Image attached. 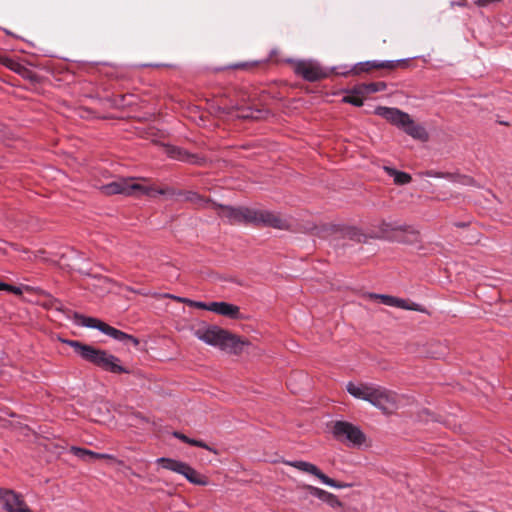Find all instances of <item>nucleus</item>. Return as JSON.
I'll return each instance as SVG.
<instances>
[{
    "mask_svg": "<svg viewBox=\"0 0 512 512\" xmlns=\"http://www.w3.org/2000/svg\"><path fill=\"white\" fill-rule=\"evenodd\" d=\"M346 390L354 398L367 401L386 414L392 413L398 407V395L374 383L348 382Z\"/></svg>",
    "mask_w": 512,
    "mask_h": 512,
    "instance_id": "1",
    "label": "nucleus"
},
{
    "mask_svg": "<svg viewBox=\"0 0 512 512\" xmlns=\"http://www.w3.org/2000/svg\"><path fill=\"white\" fill-rule=\"evenodd\" d=\"M69 346L74 348L84 360L100 367L101 369L115 373H130V370L120 365V360L116 356L108 353L105 350L95 348L91 345L83 344L76 340L64 341Z\"/></svg>",
    "mask_w": 512,
    "mask_h": 512,
    "instance_id": "2",
    "label": "nucleus"
},
{
    "mask_svg": "<svg viewBox=\"0 0 512 512\" xmlns=\"http://www.w3.org/2000/svg\"><path fill=\"white\" fill-rule=\"evenodd\" d=\"M194 335L205 343L219 347L232 354H240L248 342L218 326H202L194 330Z\"/></svg>",
    "mask_w": 512,
    "mask_h": 512,
    "instance_id": "3",
    "label": "nucleus"
},
{
    "mask_svg": "<svg viewBox=\"0 0 512 512\" xmlns=\"http://www.w3.org/2000/svg\"><path fill=\"white\" fill-rule=\"evenodd\" d=\"M100 189L104 195L123 194L126 196H133L145 194L153 196L154 194L167 193L166 189H155L153 187L144 186L142 184L136 183L132 178H120L116 181L101 186Z\"/></svg>",
    "mask_w": 512,
    "mask_h": 512,
    "instance_id": "4",
    "label": "nucleus"
},
{
    "mask_svg": "<svg viewBox=\"0 0 512 512\" xmlns=\"http://www.w3.org/2000/svg\"><path fill=\"white\" fill-rule=\"evenodd\" d=\"M75 318L77 319V323L89 327V328H96L103 332L104 334L118 340L124 343H132L134 346H137L139 344V340L135 338L132 335L126 334L123 331H120L105 322H102L99 319L92 318V317H85L79 314H75Z\"/></svg>",
    "mask_w": 512,
    "mask_h": 512,
    "instance_id": "5",
    "label": "nucleus"
},
{
    "mask_svg": "<svg viewBox=\"0 0 512 512\" xmlns=\"http://www.w3.org/2000/svg\"><path fill=\"white\" fill-rule=\"evenodd\" d=\"M157 463L167 470L183 475L192 484L201 486L208 484V480L205 476L198 473L185 462L163 457L157 459Z\"/></svg>",
    "mask_w": 512,
    "mask_h": 512,
    "instance_id": "6",
    "label": "nucleus"
},
{
    "mask_svg": "<svg viewBox=\"0 0 512 512\" xmlns=\"http://www.w3.org/2000/svg\"><path fill=\"white\" fill-rule=\"evenodd\" d=\"M333 436L341 442L360 446L365 442V435L359 427L347 421H336L332 428Z\"/></svg>",
    "mask_w": 512,
    "mask_h": 512,
    "instance_id": "7",
    "label": "nucleus"
},
{
    "mask_svg": "<svg viewBox=\"0 0 512 512\" xmlns=\"http://www.w3.org/2000/svg\"><path fill=\"white\" fill-rule=\"evenodd\" d=\"M212 207L217 211L219 217L230 224H251V208L226 206L218 203H212Z\"/></svg>",
    "mask_w": 512,
    "mask_h": 512,
    "instance_id": "8",
    "label": "nucleus"
},
{
    "mask_svg": "<svg viewBox=\"0 0 512 512\" xmlns=\"http://www.w3.org/2000/svg\"><path fill=\"white\" fill-rule=\"evenodd\" d=\"M306 232L315 234L319 237H326L335 232L341 233L343 237L349 238L350 240H354L357 242H361L364 235L355 227H343L337 225H310L305 228Z\"/></svg>",
    "mask_w": 512,
    "mask_h": 512,
    "instance_id": "9",
    "label": "nucleus"
},
{
    "mask_svg": "<svg viewBox=\"0 0 512 512\" xmlns=\"http://www.w3.org/2000/svg\"><path fill=\"white\" fill-rule=\"evenodd\" d=\"M251 224L262 225L265 227H272L281 230L290 228V223L287 218L281 216L278 213L262 209H252Z\"/></svg>",
    "mask_w": 512,
    "mask_h": 512,
    "instance_id": "10",
    "label": "nucleus"
},
{
    "mask_svg": "<svg viewBox=\"0 0 512 512\" xmlns=\"http://www.w3.org/2000/svg\"><path fill=\"white\" fill-rule=\"evenodd\" d=\"M287 465L297 468L298 470L312 474L316 476L322 483L334 487V488H345L348 487V484L339 483L328 476H326L321 470L312 463L305 461H294V462H286Z\"/></svg>",
    "mask_w": 512,
    "mask_h": 512,
    "instance_id": "11",
    "label": "nucleus"
},
{
    "mask_svg": "<svg viewBox=\"0 0 512 512\" xmlns=\"http://www.w3.org/2000/svg\"><path fill=\"white\" fill-rule=\"evenodd\" d=\"M295 73L307 81L314 82L327 77V73L311 61H299L295 65Z\"/></svg>",
    "mask_w": 512,
    "mask_h": 512,
    "instance_id": "12",
    "label": "nucleus"
},
{
    "mask_svg": "<svg viewBox=\"0 0 512 512\" xmlns=\"http://www.w3.org/2000/svg\"><path fill=\"white\" fill-rule=\"evenodd\" d=\"M0 501L9 512H32L21 495L12 490L0 489Z\"/></svg>",
    "mask_w": 512,
    "mask_h": 512,
    "instance_id": "13",
    "label": "nucleus"
},
{
    "mask_svg": "<svg viewBox=\"0 0 512 512\" xmlns=\"http://www.w3.org/2000/svg\"><path fill=\"white\" fill-rule=\"evenodd\" d=\"M408 60H395V61H366L355 65L353 72L360 74L362 72H370L374 69H396L399 67H406Z\"/></svg>",
    "mask_w": 512,
    "mask_h": 512,
    "instance_id": "14",
    "label": "nucleus"
},
{
    "mask_svg": "<svg viewBox=\"0 0 512 512\" xmlns=\"http://www.w3.org/2000/svg\"><path fill=\"white\" fill-rule=\"evenodd\" d=\"M388 240L403 244H414L419 241V232L409 225H400L398 232L392 236H387Z\"/></svg>",
    "mask_w": 512,
    "mask_h": 512,
    "instance_id": "15",
    "label": "nucleus"
},
{
    "mask_svg": "<svg viewBox=\"0 0 512 512\" xmlns=\"http://www.w3.org/2000/svg\"><path fill=\"white\" fill-rule=\"evenodd\" d=\"M375 113L398 127H401L405 120H408L409 116L397 108L381 106L376 108Z\"/></svg>",
    "mask_w": 512,
    "mask_h": 512,
    "instance_id": "16",
    "label": "nucleus"
},
{
    "mask_svg": "<svg viewBox=\"0 0 512 512\" xmlns=\"http://www.w3.org/2000/svg\"><path fill=\"white\" fill-rule=\"evenodd\" d=\"M165 150L167 155L173 159L191 164H201L202 159L198 155L191 154L180 147L167 146Z\"/></svg>",
    "mask_w": 512,
    "mask_h": 512,
    "instance_id": "17",
    "label": "nucleus"
},
{
    "mask_svg": "<svg viewBox=\"0 0 512 512\" xmlns=\"http://www.w3.org/2000/svg\"><path fill=\"white\" fill-rule=\"evenodd\" d=\"M209 308H211L212 312L231 319H237L240 315L239 307L227 302H211L209 303Z\"/></svg>",
    "mask_w": 512,
    "mask_h": 512,
    "instance_id": "18",
    "label": "nucleus"
},
{
    "mask_svg": "<svg viewBox=\"0 0 512 512\" xmlns=\"http://www.w3.org/2000/svg\"><path fill=\"white\" fill-rule=\"evenodd\" d=\"M303 488L307 490L311 495L317 497L323 502H326L331 507L336 508L341 507L342 505L339 499L334 494L329 493L323 489H320L312 485H304Z\"/></svg>",
    "mask_w": 512,
    "mask_h": 512,
    "instance_id": "19",
    "label": "nucleus"
},
{
    "mask_svg": "<svg viewBox=\"0 0 512 512\" xmlns=\"http://www.w3.org/2000/svg\"><path fill=\"white\" fill-rule=\"evenodd\" d=\"M401 128L415 139L422 141H426L428 139V134L425 128L416 124L410 116H408V120H405Z\"/></svg>",
    "mask_w": 512,
    "mask_h": 512,
    "instance_id": "20",
    "label": "nucleus"
},
{
    "mask_svg": "<svg viewBox=\"0 0 512 512\" xmlns=\"http://www.w3.org/2000/svg\"><path fill=\"white\" fill-rule=\"evenodd\" d=\"M70 451L73 455L77 456L78 458H80L84 461H92V460H96V459L114 460V457L112 455L96 453V452H93V451L85 449V448L73 446L70 448Z\"/></svg>",
    "mask_w": 512,
    "mask_h": 512,
    "instance_id": "21",
    "label": "nucleus"
},
{
    "mask_svg": "<svg viewBox=\"0 0 512 512\" xmlns=\"http://www.w3.org/2000/svg\"><path fill=\"white\" fill-rule=\"evenodd\" d=\"M387 87L385 82L363 83L356 87V91L362 95H369L379 91H384Z\"/></svg>",
    "mask_w": 512,
    "mask_h": 512,
    "instance_id": "22",
    "label": "nucleus"
},
{
    "mask_svg": "<svg viewBox=\"0 0 512 512\" xmlns=\"http://www.w3.org/2000/svg\"><path fill=\"white\" fill-rule=\"evenodd\" d=\"M386 172L394 178V182L397 185H404L411 182L412 177L406 172L397 171L390 167H385Z\"/></svg>",
    "mask_w": 512,
    "mask_h": 512,
    "instance_id": "23",
    "label": "nucleus"
},
{
    "mask_svg": "<svg viewBox=\"0 0 512 512\" xmlns=\"http://www.w3.org/2000/svg\"><path fill=\"white\" fill-rule=\"evenodd\" d=\"M185 199L194 204L197 208H204L208 204L212 205L213 203L209 199H206L195 192H187Z\"/></svg>",
    "mask_w": 512,
    "mask_h": 512,
    "instance_id": "24",
    "label": "nucleus"
},
{
    "mask_svg": "<svg viewBox=\"0 0 512 512\" xmlns=\"http://www.w3.org/2000/svg\"><path fill=\"white\" fill-rule=\"evenodd\" d=\"M401 224L382 222L379 226L381 235L379 237L386 238L392 236L398 232Z\"/></svg>",
    "mask_w": 512,
    "mask_h": 512,
    "instance_id": "25",
    "label": "nucleus"
},
{
    "mask_svg": "<svg viewBox=\"0 0 512 512\" xmlns=\"http://www.w3.org/2000/svg\"><path fill=\"white\" fill-rule=\"evenodd\" d=\"M176 436L179 439H181L183 442H185L191 446L200 447V448L206 449L210 452L217 453L216 450L212 449L210 446H208L205 442H203L201 440L192 439L183 434H176Z\"/></svg>",
    "mask_w": 512,
    "mask_h": 512,
    "instance_id": "26",
    "label": "nucleus"
},
{
    "mask_svg": "<svg viewBox=\"0 0 512 512\" xmlns=\"http://www.w3.org/2000/svg\"><path fill=\"white\" fill-rule=\"evenodd\" d=\"M394 307H398L405 310H412V311H423L421 306L419 304H416L414 302H411L409 300H404L400 298H396V303Z\"/></svg>",
    "mask_w": 512,
    "mask_h": 512,
    "instance_id": "27",
    "label": "nucleus"
},
{
    "mask_svg": "<svg viewBox=\"0 0 512 512\" xmlns=\"http://www.w3.org/2000/svg\"><path fill=\"white\" fill-rule=\"evenodd\" d=\"M366 95H362L357 93L356 87L354 88L352 94L347 95L343 98V101L349 104H352L354 106L360 107L363 105V97Z\"/></svg>",
    "mask_w": 512,
    "mask_h": 512,
    "instance_id": "28",
    "label": "nucleus"
},
{
    "mask_svg": "<svg viewBox=\"0 0 512 512\" xmlns=\"http://www.w3.org/2000/svg\"><path fill=\"white\" fill-rule=\"evenodd\" d=\"M369 299H376L379 300L381 303L387 305V306H395L396 303V297L389 296V295H383V294H375V293H369L367 295Z\"/></svg>",
    "mask_w": 512,
    "mask_h": 512,
    "instance_id": "29",
    "label": "nucleus"
},
{
    "mask_svg": "<svg viewBox=\"0 0 512 512\" xmlns=\"http://www.w3.org/2000/svg\"><path fill=\"white\" fill-rule=\"evenodd\" d=\"M453 176L454 177L450 179L451 182L459 183L464 186L475 185L474 179L470 176L460 174H453Z\"/></svg>",
    "mask_w": 512,
    "mask_h": 512,
    "instance_id": "30",
    "label": "nucleus"
},
{
    "mask_svg": "<svg viewBox=\"0 0 512 512\" xmlns=\"http://www.w3.org/2000/svg\"><path fill=\"white\" fill-rule=\"evenodd\" d=\"M424 174L426 176H428V177L446 178L448 180H450V179H452L454 177L453 173L436 172V171H433V170L426 171Z\"/></svg>",
    "mask_w": 512,
    "mask_h": 512,
    "instance_id": "31",
    "label": "nucleus"
},
{
    "mask_svg": "<svg viewBox=\"0 0 512 512\" xmlns=\"http://www.w3.org/2000/svg\"><path fill=\"white\" fill-rule=\"evenodd\" d=\"M188 306L211 311V308H209V304L204 303V302L194 301L191 299L188 302Z\"/></svg>",
    "mask_w": 512,
    "mask_h": 512,
    "instance_id": "32",
    "label": "nucleus"
},
{
    "mask_svg": "<svg viewBox=\"0 0 512 512\" xmlns=\"http://www.w3.org/2000/svg\"><path fill=\"white\" fill-rule=\"evenodd\" d=\"M238 117H241V118H252V119H257L259 118L258 115H254V112L250 109V108H246V109H242L241 112L239 114H237Z\"/></svg>",
    "mask_w": 512,
    "mask_h": 512,
    "instance_id": "33",
    "label": "nucleus"
},
{
    "mask_svg": "<svg viewBox=\"0 0 512 512\" xmlns=\"http://www.w3.org/2000/svg\"><path fill=\"white\" fill-rule=\"evenodd\" d=\"M0 290H6V291H9V292H13L15 294H20L21 293L19 288L11 286L9 284L2 283V282H0Z\"/></svg>",
    "mask_w": 512,
    "mask_h": 512,
    "instance_id": "34",
    "label": "nucleus"
},
{
    "mask_svg": "<svg viewBox=\"0 0 512 512\" xmlns=\"http://www.w3.org/2000/svg\"><path fill=\"white\" fill-rule=\"evenodd\" d=\"M11 70L20 75L21 73H25V66L16 61L11 67Z\"/></svg>",
    "mask_w": 512,
    "mask_h": 512,
    "instance_id": "35",
    "label": "nucleus"
},
{
    "mask_svg": "<svg viewBox=\"0 0 512 512\" xmlns=\"http://www.w3.org/2000/svg\"><path fill=\"white\" fill-rule=\"evenodd\" d=\"M166 297L170 298V299H173L179 303H184L186 305H188V302L190 299L188 298H183V297H179V296H175V295H171V294H167Z\"/></svg>",
    "mask_w": 512,
    "mask_h": 512,
    "instance_id": "36",
    "label": "nucleus"
},
{
    "mask_svg": "<svg viewBox=\"0 0 512 512\" xmlns=\"http://www.w3.org/2000/svg\"><path fill=\"white\" fill-rule=\"evenodd\" d=\"M15 62H16L15 60L7 58V57H4V58L1 59V63L5 67L9 68L10 70H11V67L13 66V64H15Z\"/></svg>",
    "mask_w": 512,
    "mask_h": 512,
    "instance_id": "37",
    "label": "nucleus"
},
{
    "mask_svg": "<svg viewBox=\"0 0 512 512\" xmlns=\"http://www.w3.org/2000/svg\"><path fill=\"white\" fill-rule=\"evenodd\" d=\"M249 67L248 63H237L229 66L231 69H247Z\"/></svg>",
    "mask_w": 512,
    "mask_h": 512,
    "instance_id": "38",
    "label": "nucleus"
},
{
    "mask_svg": "<svg viewBox=\"0 0 512 512\" xmlns=\"http://www.w3.org/2000/svg\"><path fill=\"white\" fill-rule=\"evenodd\" d=\"M20 76L31 79L33 77V72L27 67H25V73H21Z\"/></svg>",
    "mask_w": 512,
    "mask_h": 512,
    "instance_id": "39",
    "label": "nucleus"
}]
</instances>
